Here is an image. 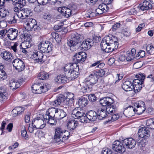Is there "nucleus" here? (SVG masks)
<instances>
[{"instance_id":"obj_10","label":"nucleus","mask_w":154,"mask_h":154,"mask_svg":"<svg viewBox=\"0 0 154 154\" xmlns=\"http://www.w3.org/2000/svg\"><path fill=\"white\" fill-rule=\"evenodd\" d=\"M32 124L33 128L36 129H42L45 126L46 124L44 122L43 119L39 118H36L32 121Z\"/></svg>"},{"instance_id":"obj_49","label":"nucleus","mask_w":154,"mask_h":154,"mask_svg":"<svg viewBox=\"0 0 154 154\" xmlns=\"http://www.w3.org/2000/svg\"><path fill=\"white\" fill-rule=\"evenodd\" d=\"M70 135V133L67 131L64 130L63 134L62 135V140L63 142L67 140Z\"/></svg>"},{"instance_id":"obj_46","label":"nucleus","mask_w":154,"mask_h":154,"mask_svg":"<svg viewBox=\"0 0 154 154\" xmlns=\"http://www.w3.org/2000/svg\"><path fill=\"white\" fill-rule=\"evenodd\" d=\"M132 84H133L132 85V86H133L132 90H134V92L136 93L138 92L142 88V85L133 83Z\"/></svg>"},{"instance_id":"obj_24","label":"nucleus","mask_w":154,"mask_h":154,"mask_svg":"<svg viewBox=\"0 0 154 154\" xmlns=\"http://www.w3.org/2000/svg\"><path fill=\"white\" fill-rule=\"evenodd\" d=\"M9 85L10 88L13 90H15L20 85V82L17 80L14 79L10 81Z\"/></svg>"},{"instance_id":"obj_52","label":"nucleus","mask_w":154,"mask_h":154,"mask_svg":"<svg viewBox=\"0 0 154 154\" xmlns=\"http://www.w3.org/2000/svg\"><path fill=\"white\" fill-rule=\"evenodd\" d=\"M145 75L144 74L139 73H138L136 75V77L137 78V79H138L141 82H143L145 79Z\"/></svg>"},{"instance_id":"obj_12","label":"nucleus","mask_w":154,"mask_h":154,"mask_svg":"<svg viewBox=\"0 0 154 154\" xmlns=\"http://www.w3.org/2000/svg\"><path fill=\"white\" fill-rule=\"evenodd\" d=\"M28 22L26 24V28L28 31H34L37 29L38 26L37 24L36 21L32 18L29 19Z\"/></svg>"},{"instance_id":"obj_13","label":"nucleus","mask_w":154,"mask_h":154,"mask_svg":"<svg viewBox=\"0 0 154 154\" xmlns=\"http://www.w3.org/2000/svg\"><path fill=\"white\" fill-rule=\"evenodd\" d=\"M98 78L97 74L94 72L85 79V81L88 82L89 84L93 86L97 82Z\"/></svg>"},{"instance_id":"obj_8","label":"nucleus","mask_w":154,"mask_h":154,"mask_svg":"<svg viewBox=\"0 0 154 154\" xmlns=\"http://www.w3.org/2000/svg\"><path fill=\"white\" fill-rule=\"evenodd\" d=\"M64 130L60 127H57L55 129V134L54 136V141L55 143L63 142L61 140Z\"/></svg>"},{"instance_id":"obj_2","label":"nucleus","mask_w":154,"mask_h":154,"mask_svg":"<svg viewBox=\"0 0 154 154\" xmlns=\"http://www.w3.org/2000/svg\"><path fill=\"white\" fill-rule=\"evenodd\" d=\"M79 70L78 65L76 63H69L64 67L65 75L69 80H74L78 77Z\"/></svg>"},{"instance_id":"obj_4","label":"nucleus","mask_w":154,"mask_h":154,"mask_svg":"<svg viewBox=\"0 0 154 154\" xmlns=\"http://www.w3.org/2000/svg\"><path fill=\"white\" fill-rule=\"evenodd\" d=\"M40 51L45 53H48L52 50L51 44L48 41L42 42L38 45Z\"/></svg>"},{"instance_id":"obj_33","label":"nucleus","mask_w":154,"mask_h":154,"mask_svg":"<svg viewBox=\"0 0 154 154\" xmlns=\"http://www.w3.org/2000/svg\"><path fill=\"white\" fill-rule=\"evenodd\" d=\"M23 12H22V9L20 10L17 13H14V15L13 17V19L11 20L10 22L11 24L15 23L16 22V18L17 17L19 18H21L23 19V17L22 15Z\"/></svg>"},{"instance_id":"obj_22","label":"nucleus","mask_w":154,"mask_h":154,"mask_svg":"<svg viewBox=\"0 0 154 154\" xmlns=\"http://www.w3.org/2000/svg\"><path fill=\"white\" fill-rule=\"evenodd\" d=\"M134 113L133 107L129 106L125 109L124 111L123 114L127 117H131L133 116Z\"/></svg>"},{"instance_id":"obj_28","label":"nucleus","mask_w":154,"mask_h":154,"mask_svg":"<svg viewBox=\"0 0 154 154\" xmlns=\"http://www.w3.org/2000/svg\"><path fill=\"white\" fill-rule=\"evenodd\" d=\"M97 112L98 118L99 119L101 120L106 118V116H109L108 112L106 109H99L97 111Z\"/></svg>"},{"instance_id":"obj_50","label":"nucleus","mask_w":154,"mask_h":154,"mask_svg":"<svg viewBox=\"0 0 154 154\" xmlns=\"http://www.w3.org/2000/svg\"><path fill=\"white\" fill-rule=\"evenodd\" d=\"M73 104V101L71 100H67L65 99L64 103L63 105H64L65 108H66L67 107H71Z\"/></svg>"},{"instance_id":"obj_1","label":"nucleus","mask_w":154,"mask_h":154,"mask_svg":"<svg viewBox=\"0 0 154 154\" xmlns=\"http://www.w3.org/2000/svg\"><path fill=\"white\" fill-rule=\"evenodd\" d=\"M118 40L115 36H105L100 44L102 50L106 52H112L116 49L118 46Z\"/></svg>"},{"instance_id":"obj_48","label":"nucleus","mask_w":154,"mask_h":154,"mask_svg":"<svg viewBox=\"0 0 154 154\" xmlns=\"http://www.w3.org/2000/svg\"><path fill=\"white\" fill-rule=\"evenodd\" d=\"M26 3L25 0H16L15 5L17 6H18L22 8L25 5Z\"/></svg>"},{"instance_id":"obj_37","label":"nucleus","mask_w":154,"mask_h":154,"mask_svg":"<svg viewBox=\"0 0 154 154\" xmlns=\"http://www.w3.org/2000/svg\"><path fill=\"white\" fill-rule=\"evenodd\" d=\"M23 12L22 16L23 19H25L29 17H31L33 15L32 12L28 8H24L22 9Z\"/></svg>"},{"instance_id":"obj_55","label":"nucleus","mask_w":154,"mask_h":154,"mask_svg":"<svg viewBox=\"0 0 154 154\" xmlns=\"http://www.w3.org/2000/svg\"><path fill=\"white\" fill-rule=\"evenodd\" d=\"M99 8H101L103 11H106L107 12L109 9V7H107L106 4L102 3L99 5Z\"/></svg>"},{"instance_id":"obj_5","label":"nucleus","mask_w":154,"mask_h":154,"mask_svg":"<svg viewBox=\"0 0 154 154\" xmlns=\"http://www.w3.org/2000/svg\"><path fill=\"white\" fill-rule=\"evenodd\" d=\"M32 92L35 93L41 94L48 91V88L46 85H42L41 84H34L32 86Z\"/></svg>"},{"instance_id":"obj_32","label":"nucleus","mask_w":154,"mask_h":154,"mask_svg":"<svg viewBox=\"0 0 154 154\" xmlns=\"http://www.w3.org/2000/svg\"><path fill=\"white\" fill-rule=\"evenodd\" d=\"M43 118L45 122H47L51 125H55L56 124V119L55 117H50L48 116L43 117Z\"/></svg>"},{"instance_id":"obj_60","label":"nucleus","mask_w":154,"mask_h":154,"mask_svg":"<svg viewBox=\"0 0 154 154\" xmlns=\"http://www.w3.org/2000/svg\"><path fill=\"white\" fill-rule=\"evenodd\" d=\"M21 135L25 139H26L28 137V136L27 134L26 131L25 129V128H24L21 131Z\"/></svg>"},{"instance_id":"obj_38","label":"nucleus","mask_w":154,"mask_h":154,"mask_svg":"<svg viewBox=\"0 0 154 154\" xmlns=\"http://www.w3.org/2000/svg\"><path fill=\"white\" fill-rule=\"evenodd\" d=\"M88 101L87 98L81 97L78 101V104L81 107H84L88 103Z\"/></svg>"},{"instance_id":"obj_57","label":"nucleus","mask_w":154,"mask_h":154,"mask_svg":"<svg viewBox=\"0 0 154 154\" xmlns=\"http://www.w3.org/2000/svg\"><path fill=\"white\" fill-rule=\"evenodd\" d=\"M74 95L72 93H69L67 94L66 100H71L73 101Z\"/></svg>"},{"instance_id":"obj_25","label":"nucleus","mask_w":154,"mask_h":154,"mask_svg":"<svg viewBox=\"0 0 154 154\" xmlns=\"http://www.w3.org/2000/svg\"><path fill=\"white\" fill-rule=\"evenodd\" d=\"M122 88L126 91H130L132 90V83L129 81H125L122 85Z\"/></svg>"},{"instance_id":"obj_29","label":"nucleus","mask_w":154,"mask_h":154,"mask_svg":"<svg viewBox=\"0 0 154 154\" xmlns=\"http://www.w3.org/2000/svg\"><path fill=\"white\" fill-rule=\"evenodd\" d=\"M136 50L133 48L131 51H128L126 52V60L127 61H130L134 58L136 54Z\"/></svg>"},{"instance_id":"obj_31","label":"nucleus","mask_w":154,"mask_h":154,"mask_svg":"<svg viewBox=\"0 0 154 154\" xmlns=\"http://www.w3.org/2000/svg\"><path fill=\"white\" fill-rule=\"evenodd\" d=\"M85 114V113L83 112L81 110L78 111L76 109H74L72 113V117H74L75 119H79Z\"/></svg>"},{"instance_id":"obj_64","label":"nucleus","mask_w":154,"mask_h":154,"mask_svg":"<svg viewBox=\"0 0 154 154\" xmlns=\"http://www.w3.org/2000/svg\"><path fill=\"white\" fill-rule=\"evenodd\" d=\"M18 44L17 43H15L14 45L11 46V49L13 50L14 52H15V53H17V46H18Z\"/></svg>"},{"instance_id":"obj_18","label":"nucleus","mask_w":154,"mask_h":154,"mask_svg":"<svg viewBox=\"0 0 154 154\" xmlns=\"http://www.w3.org/2000/svg\"><path fill=\"white\" fill-rule=\"evenodd\" d=\"M18 31L15 29L10 28L8 30L7 36L12 40L15 39L18 35Z\"/></svg>"},{"instance_id":"obj_3","label":"nucleus","mask_w":154,"mask_h":154,"mask_svg":"<svg viewBox=\"0 0 154 154\" xmlns=\"http://www.w3.org/2000/svg\"><path fill=\"white\" fill-rule=\"evenodd\" d=\"M80 36L77 34H73L71 35V38L67 42L68 46L71 48V50H74L79 47L82 40V38Z\"/></svg>"},{"instance_id":"obj_36","label":"nucleus","mask_w":154,"mask_h":154,"mask_svg":"<svg viewBox=\"0 0 154 154\" xmlns=\"http://www.w3.org/2000/svg\"><path fill=\"white\" fill-rule=\"evenodd\" d=\"M1 56L4 59L9 61H11L12 57L10 53L6 51L2 52L1 54Z\"/></svg>"},{"instance_id":"obj_43","label":"nucleus","mask_w":154,"mask_h":154,"mask_svg":"<svg viewBox=\"0 0 154 154\" xmlns=\"http://www.w3.org/2000/svg\"><path fill=\"white\" fill-rule=\"evenodd\" d=\"M39 79L42 80H45L48 79L49 77V75L45 72L43 71L40 72L38 75Z\"/></svg>"},{"instance_id":"obj_45","label":"nucleus","mask_w":154,"mask_h":154,"mask_svg":"<svg viewBox=\"0 0 154 154\" xmlns=\"http://www.w3.org/2000/svg\"><path fill=\"white\" fill-rule=\"evenodd\" d=\"M146 50L147 52L150 55H152L154 54V47L151 44H149L146 47Z\"/></svg>"},{"instance_id":"obj_56","label":"nucleus","mask_w":154,"mask_h":154,"mask_svg":"<svg viewBox=\"0 0 154 154\" xmlns=\"http://www.w3.org/2000/svg\"><path fill=\"white\" fill-rule=\"evenodd\" d=\"M88 119L87 115L85 114L84 115L81 116L79 119V121L82 123L87 122V119Z\"/></svg>"},{"instance_id":"obj_42","label":"nucleus","mask_w":154,"mask_h":154,"mask_svg":"<svg viewBox=\"0 0 154 154\" xmlns=\"http://www.w3.org/2000/svg\"><path fill=\"white\" fill-rule=\"evenodd\" d=\"M3 65H0V79L2 80L5 79L7 77L6 72L3 69Z\"/></svg>"},{"instance_id":"obj_34","label":"nucleus","mask_w":154,"mask_h":154,"mask_svg":"<svg viewBox=\"0 0 154 154\" xmlns=\"http://www.w3.org/2000/svg\"><path fill=\"white\" fill-rule=\"evenodd\" d=\"M8 99V94L6 90L4 88H0V100L4 101Z\"/></svg>"},{"instance_id":"obj_17","label":"nucleus","mask_w":154,"mask_h":154,"mask_svg":"<svg viewBox=\"0 0 154 154\" xmlns=\"http://www.w3.org/2000/svg\"><path fill=\"white\" fill-rule=\"evenodd\" d=\"M65 99L66 97L65 96L61 95L57 97L56 100L51 102V104L55 106H57L61 104L63 105Z\"/></svg>"},{"instance_id":"obj_54","label":"nucleus","mask_w":154,"mask_h":154,"mask_svg":"<svg viewBox=\"0 0 154 154\" xmlns=\"http://www.w3.org/2000/svg\"><path fill=\"white\" fill-rule=\"evenodd\" d=\"M88 97L89 100L91 102H94L96 100L97 97L94 94H90Z\"/></svg>"},{"instance_id":"obj_35","label":"nucleus","mask_w":154,"mask_h":154,"mask_svg":"<svg viewBox=\"0 0 154 154\" xmlns=\"http://www.w3.org/2000/svg\"><path fill=\"white\" fill-rule=\"evenodd\" d=\"M152 8V5L147 1H144L142 5L140 7V9L142 11L147 10Z\"/></svg>"},{"instance_id":"obj_7","label":"nucleus","mask_w":154,"mask_h":154,"mask_svg":"<svg viewBox=\"0 0 154 154\" xmlns=\"http://www.w3.org/2000/svg\"><path fill=\"white\" fill-rule=\"evenodd\" d=\"M87 57V54L84 52H81L77 53L73 56V61L77 63H82L85 60Z\"/></svg>"},{"instance_id":"obj_40","label":"nucleus","mask_w":154,"mask_h":154,"mask_svg":"<svg viewBox=\"0 0 154 154\" xmlns=\"http://www.w3.org/2000/svg\"><path fill=\"white\" fill-rule=\"evenodd\" d=\"M114 107V106L112 105V104L106 106V110L109 116L111 115V114L114 113L116 111V109Z\"/></svg>"},{"instance_id":"obj_59","label":"nucleus","mask_w":154,"mask_h":154,"mask_svg":"<svg viewBox=\"0 0 154 154\" xmlns=\"http://www.w3.org/2000/svg\"><path fill=\"white\" fill-rule=\"evenodd\" d=\"M6 33H8V31L6 29L2 30L0 31V38H3Z\"/></svg>"},{"instance_id":"obj_41","label":"nucleus","mask_w":154,"mask_h":154,"mask_svg":"<svg viewBox=\"0 0 154 154\" xmlns=\"http://www.w3.org/2000/svg\"><path fill=\"white\" fill-rule=\"evenodd\" d=\"M9 12L8 10L4 8H1L0 9V16L2 18L8 16Z\"/></svg>"},{"instance_id":"obj_14","label":"nucleus","mask_w":154,"mask_h":154,"mask_svg":"<svg viewBox=\"0 0 154 154\" xmlns=\"http://www.w3.org/2000/svg\"><path fill=\"white\" fill-rule=\"evenodd\" d=\"M122 143L128 149L134 148L136 144V140L132 138L125 139L122 140Z\"/></svg>"},{"instance_id":"obj_20","label":"nucleus","mask_w":154,"mask_h":154,"mask_svg":"<svg viewBox=\"0 0 154 154\" xmlns=\"http://www.w3.org/2000/svg\"><path fill=\"white\" fill-rule=\"evenodd\" d=\"M100 104L103 106H108V105H111L114 102V100L111 97H106L100 99Z\"/></svg>"},{"instance_id":"obj_63","label":"nucleus","mask_w":154,"mask_h":154,"mask_svg":"<svg viewBox=\"0 0 154 154\" xmlns=\"http://www.w3.org/2000/svg\"><path fill=\"white\" fill-rule=\"evenodd\" d=\"M16 109L17 110V114L20 115V114L22 113V112L24 111V109L20 107H16Z\"/></svg>"},{"instance_id":"obj_61","label":"nucleus","mask_w":154,"mask_h":154,"mask_svg":"<svg viewBox=\"0 0 154 154\" xmlns=\"http://www.w3.org/2000/svg\"><path fill=\"white\" fill-rule=\"evenodd\" d=\"M38 3L40 5H45L48 3V0H37Z\"/></svg>"},{"instance_id":"obj_30","label":"nucleus","mask_w":154,"mask_h":154,"mask_svg":"<svg viewBox=\"0 0 154 154\" xmlns=\"http://www.w3.org/2000/svg\"><path fill=\"white\" fill-rule=\"evenodd\" d=\"M66 113L63 110L57 109L56 115V118L57 119H61L66 117Z\"/></svg>"},{"instance_id":"obj_9","label":"nucleus","mask_w":154,"mask_h":154,"mask_svg":"<svg viewBox=\"0 0 154 154\" xmlns=\"http://www.w3.org/2000/svg\"><path fill=\"white\" fill-rule=\"evenodd\" d=\"M123 143L118 140L115 141L112 145V149L119 153L124 152L125 151V148Z\"/></svg>"},{"instance_id":"obj_27","label":"nucleus","mask_w":154,"mask_h":154,"mask_svg":"<svg viewBox=\"0 0 154 154\" xmlns=\"http://www.w3.org/2000/svg\"><path fill=\"white\" fill-rule=\"evenodd\" d=\"M57 109L54 107H52L49 108L47 111V113L43 116V117H45L48 116L50 117H55L57 113Z\"/></svg>"},{"instance_id":"obj_15","label":"nucleus","mask_w":154,"mask_h":154,"mask_svg":"<svg viewBox=\"0 0 154 154\" xmlns=\"http://www.w3.org/2000/svg\"><path fill=\"white\" fill-rule=\"evenodd\" d=\"M149 131L145 127H142L139 129L138 132V135L141 138L146 139L150 135Z\"/></svg>"},{"instance_id":"obj_62","label":"nucleus","mask_w":154,"mask_h":154,"mask_svg":"<svg viewBox=\"0 0 154 154\" xmlns=\"http://www.w3.org/2000/svg\"><path fill=\"white\" fill-rule=\"evenodd\" d=\"M87 3L91 5H94L97 2V0H85Z\"/></svg>"},{"instance_id":"obj_44","label":"nucleus","mask_w":154,"mask_h":154,"mask_svg":"<svg viewBox=\"0 0 154 154\" xmlns=\"http://www.w3.org/2000/svg\"><path fill=\"white\" fill-rule=\"evenodd\" d=\"M119 116L118 114H115L112 115H109L108 121H106V123H107L110 121L112 122L116 121L119 118Z\"/></svg>"},{"instance_id":"obj_26","label":"nucleus","mask_w":154,"mask_h":154,"mask_svg":"<svg viewBox=\"0 0 154 154\" xmlns=\"http://www.w3.org/2000/svg\"><path fill=\"white\" fill-rule=\"evenodd\" d=\"M55 81L58 84L65 83L69 81L67 77L64 75H58L55 79Z\"/></svg>"},{"instance_id":"obj_21","label":"nucleus","mask_w":154,"mask_h":154,"mask_svg":"<svg viewBox=\"0 0 154 154\" xmlns=\"http://www.w3.org/2000/svg\"><path fill=\"white\" fill-rule=\"evenodd\" d=\"M39 51H36L35 50L33 52V57L35 58L38 62H40L43 63L45 60V59L44 58V54L42 53Z\"/></svg>"},{"instance_id":"obj_11","label":"nucleus","mask_w":154,"mask_h":154,"mask_svg":"<svg viewBox=\"0 0 154 154\" xmlns=\"http://www.w3.org/2000/svg\"><path fill=\"white\" fill-rule=\"evenodd\" d=\"M13 65L19 72L23 71L25 68L24 63L19 58L15 59L12 61Z\"/></svg>"},{"instance_id":"obj_19","label":"nucleus","mask_w":154,"mask_h":154,"mask_svg":"<svg viewBox=\"0 0 154 154\" xmlns=\"http://www.w3.org/2000/svg\"><path fill=\"white\" fill-rule=\"evenodd\" d=\"M59 12H60L66 18H68L71 15L72 11L66 7H60L58 9Z\"/></svg>"},{"instance_id":"obj_58","label":"nucleus","mask_w":154,"mask_h":154,"mask_svg":"<svg viewBox=\"0 0 154 154\" xmlns=\"http://www.w3.org/2000/svg\"><path fill=\"white\" fill-rule=\"evenodd\" d=\"M51 17V14L49 13H45L44 14L43 18L46 20H49Z\"/></svg>"},{"instance_id":"obj_47","label":"nucleus","mask_w":154,"mask_h":154,"mask_svg":"<svg viewBox=\"0 0 154 154\" xmlns=\"http://www.w3.org/2000/svg\"><path fill=\"white\" fill-rule=\"evenodd\" d=\"M146 125L147 126L149 127L151 129H154V119L151 118L148 119L146 121Z\"/></svg>"},{"instance_id":"obj_51","label":"nucleus","mask_w":154,"mask_h":154,"mask_svg":"<svg viewBox=\"0 0 154 154\" xmlns=\"http://www.w3.org/2000/svg\"><path fill=\"white\" fill-rule=\"evenodd\" d=\"M96 74H97V76L99 78V77H102L105 75V71L104 69H102L99 70L97 72H94Z\"/></svg>"},{"instance_id":"obj_23","label":"nucleus","mask_w":154,"mask_h":154,"mask_svg":"<svg viewBox=\"0 0 154 154\" xmlns=\"http://www.w3.org/2000/svg\"><path fill=\"white\" fill-rule=\"evenodd\" d=\"M88 119L89 121L94 122L98 118L97 112L93 110L89 111L87 113Z\"/></svg>"},{"instance_id":"obj_6","label":"nucleus","mask_w":154,"mask_h":154,"mask_svg":"<svg viewBox=\"0 0 154 154\" xmlns=\"http://www.w3.org/2000/svg\"><path fill=\"white\" fill-rule=\"evenodd\" d=\"M134 112L138 115L141 114L145 110V105L142 101H139L136 103L133 107Z\"/></svg>"},{"instance_id":"obj_53","label":"nucleus","mask_w":154,"mask_h":154,"mask_svg":"<svg viewBox=\"0 0 154 154\" xmlns=\"http://www.w3.org/2000/svg\"><path fill=\"white\" fill-rule=\"evenodd\" d=\"M62 23L60 22L58 24L55 25L54 26V29L55 30H57L58 32L60 31L62 29Z\"/></svg>"},{"instance_id":"obj_16","label":"nucleus","mask_w":154,"mask_h":154,"mask_svg":"<svg viewBox=\"0 0 154 154\" xmlns=\"http://www.w3.org/2000/svg\"><path fill=\"white\" fill-rule=\"evenodd\" d=\"M93 43L92 39H88L82 42L80 45L81 48L84 50H88L93 45Z\"/></svg>"},{"instance_id":"obj_39","label":"nucleus","mask_w":154,"mask_h":154,"mask_svg":"<svg viewBox=\"0 0 154 154\" xmlns=\"http://www.w3.org/2000/svg\"><path fill=\"white\" fill-rule=\"evenodd\" d=\"M93 86L89 84L88 82L85 81V85L83 86L82 89L84 93L89 92L91 91V88Z\"/></svg>"}]
</instances>
